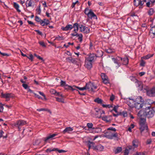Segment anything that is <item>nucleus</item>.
<instances>
[{
	"instance_id": "f257e3e1",
	"label": "nucleus",
	"mask_w": 155,
	"mask_h": 155,
	"mask_svg": "<svg viewBox=\"0 0 155 155\" xmlns=\"http://www.w3.org/2000/svg\"><path fill=\"white\" fill-rule=\"evenodd\" d=\"M142 111H140L138 114L140 118L139 122V129L142 134H143L144 133H145V136H147L149 134L148 128L146 122V119L142 117Z\"/></svg>"
},
{
	"instance_id": "f03ea898",
	"label": "nucleus",
	"mask_w": 155,
	"mask_h": 155,
	"mask_svg": "<svg viewBox=\"0 0 155 155\" xmlns=\"http://www.w3.org/2000/svg\"><path fill=\"white\" fill-rule=\"evenodd\" d=\"M144 92L146 93L147 95L150 97H155V87L150 88L147 86H144L142 89Z\"/></svg>"
},
{
	"instance_id": "7ed1b4c3",
	"label": "nucleus",
	"mask_w": 155,
	"mask_h": 155,
	"mask_svg": "<svg viewBox=\"0 0 155 155\" xmlns=\"http://www.w3.org/2000/svg\"><path fill=\"white\" fill-rule=\"evenodd\" d=\"M145 112L141 110L142 111V115L143 114H145L146 117L147 118H152L153 117L155 113V111L151 107V105H149V106L146 107ZM141 111V110H140Z\"/></svg>"
},
{
	"instance_id": "20e7f679",
	"label": "nucleus",
	"mask_w": 155,
	"mask_h": 155,
	"mask_svg": "<svg viewBox=\"0 0 155 155\" xmlns=\"http://www.w3.org/2000/svg\"><path fill=\"white\" fill-rule=\"evenodd\" d=\"M145 104L144 103L143 99L141 96H139L135 101L134 107L137 109L139 110L142 108Z\"/></svg>"
},
{
	"instance_id": "39448f33",
	"label": "nucleus",
	"mask_w": 155,
	"mask_h": 155,
	"mask_svg": "<svg viewBox=\"0 0 155 155\" xmlns=\"http://www.w3.org/2000/svg\"><path fill=\"white\" fill-rule=\"evenodd\" d=\"M104 136L105 137L110 139H112L114 138H116L117 140H118L119 139L118 134L117 133H113L111 131H104Z\"/></svg>"
},
{
	"instance_id": "423d86ee",
	"label": "nucleus",
	"mask_w": 155,
	"mask_h": 155,
	"mask_svg": "<svg viewBox=\"0 0 155 155\" xmlns=\"http://www.w3.org/2000/svg\"><path fill=\"white\" fill-rule=\"evenodd\" d=\"M35 20L37 22L39 23L42 26L47 25L50 23L49 21L47 20L46 21H45L42 20L37 16H35Z\"/></svg>"
},
{
	"instance_id": "0eeeda50",
	"label": "nucleus",
	"mask_w": 155,
	"mask_h": 155,
	"mask_svg": "<svg viewBox=\"0 0 155 155\" xmlns=\"http://www.w3.org/2000/svg\"><path fill=\"white\" fill-rule=\"evenodd\" d=\"M57 135L56 134H49L46 137L43 138V140L45 143H46L49 141L52 140L54 139V137Z\"/></svg>"
},
{
	"instance_id": "6e6552de",
	"label": "nucleus",
	"mask_w": 155,
	"mask_h": 155,
	"mask_svg": "<svg viewBox=\"0 0 155 155\" xmlns=\"http://www.w3.org/2000/svg\"><path fill=\"white\" fill-rule=\"evenodd\" d=\"M124 102L127 104L128 106L131 108L134 107L135 101L130 98L125 99Z\"/></svg>"
},
{
	"instance_id": "1a4fd4ad",
	"label": "nucleus",
	"mask_w": 155,
	"mask_h": 155,
	"mask_svg": "<svg viewBox=\"0 0 155 155\" xmlns=\"http://www.w3.org/2000/svg\"><path fill=\"white\" fill-rule=\"evenodd\" d=\"M26 124L27 123L26 121L22 120H19L16 122L15 124V126L18 127L19 130H20L21 129L20 127L23 126Z\"/></svg>"
},
{
	"instance_id": "9d476101",
	"label": "nucleus",
	"mask_w": 155,
	"mask_h": 155,
	"mask_svg": "<svg viewBox=\"0 0 155 155\" xmlns=\"http://www.w3.org/2000/svg\"><path fill=\"white\" fill-rule=\"evenodd\" d=\"M79 26L81 32L86 34H88L90 32V28L88 27H85L82 24H80Z\"/></svg>"
},
{
	"instance_id": "9b49d317",
	"label": "nucleus",
	"mask_w": 155,
	"mask_h": 155,
	"mask_svg": "<svg viewBox=\"0 0 155 155\" xmlns=\"http://www.w3.org/2000/svg\"><path fill=\"white\" fill-rule=\"evenodd\" d=\"M47 152H51L52 151H54L56 152H58L59 153L65 152L66 151L63 150H59L58 148H50L47 149L46 150Z\"/></svg>"
},
{
	"instance_id": "f8f14e48",
	"label": "nucleus",
	"mask_w": 155,
	"mask_h": 155,
	"mask_svg": "<svg viewBox=\"0 0 155 155\" xmlns=\"http://www.w3.org/2000/svg\"><path fill=\"white\" fill-rule=\"evenodd\" d=\"M94 89H96L97 88V87L94 85V83H90L88 84L86 83L85 87H86V89H91L92 91H94Z\"/></svg>"
},
{
	"instance_id": "ddd939ff",
	"label": "nucleus",
	"mask_w": 155,
	"mask_h": 155,
	"mask_svg": "<svg viewBox=\"0 0 155 155\" xmlns=\"http://www.w3.org/2000/svg\"><path fill=\"white\" fill-rule=\"evenodd\" d=\"M87 143L89 150L91 148H92L93 150H95L96 145L94 142H91L90 140H88L87 142Z\"/></svg>"
},
{
	"instance_id": "4468645a",
	"label": "nucleus",
	"mask_w": 155,
	"mask_h": 155,
	"mask_svg": "<svg viewBox=\"0 0 155 155\" xmlns=\"http://www.w3.org/2000/svg\"><path fill=\"white\" fill-rule=\"evenodd\" d=\"M87 16L89 18L92 19L93 18L94 19H97V17L96 15L94 14L91 9H90V11L89 12Z\"/></svg>"
},
{
	"instance_id": "2eb2a0df",
	"label": "nucleus",
	"mask_w": 155,
	"mask_h": 155,
	"mask_svg": "<svg viewBox=\"0 0 155 155\" xmlns=\"http://www.w3.org/2000/svg\"><path fill=\"white\" fill-rule=\"evenodd\" d=\"M102 120L106 123L110 122L112 120L111 115L104 116L102 117Z\"/></svg>"
},
{
	"instance_id": "dca6fc26",
	"label": "nucleus",
	"mask_w": 155,
	"mask_h": 155,
	"mask_svg": "<svg viewBox=\"0 0 155 155\" xmlns=\"http://www.w3.org/2000/svg\"><path fill=\"white\" fill-rule=\"evenodd\" d=\"M88 57L86 58V60L92 62L96 57L95 54L94 53H90L87 55Z\"/></svg>"
},
{
	"instance_id": "f3484780",
	"label": "nucleus",
	"mask_w": 155,
	"mask_h": 155,
	"mask_svg": "<svg viewBox=\"0 0 155 155\" xmlns=\"http://www.w3.org/2000/svg\"><path fill=\"white\" fill-rule=\"evenodd\" d=\"M101 109L100 108H94L93 110H91V113H92V112H95V114L97 116V117L99 118L101 117Z\"/></svg>"
},
{
	"instance_id": "a211bd4d",
	"label": "nucleus",
	"mask_w": 155,
	"mask_h": 155,
	"mask_svg": "<svg viewBox=\"0 0 155 155\" xmlns=\"http://www.w3.org/2000/svg\"><path fill=\"white\" fill-rule=\"evenodd\" d=\"M144 4L143 1L141 0H134V5L136 6L140 5L142 6Z\"/></svg>"
},
{
	"instance_id": "6ab92c4d",
	"label": "nucleus",
	"mask_w": 155,
	"mask_h": 155,
	"mask_svg": "<svg viewBox=\"0 0 155 155\" xmlns=\"http://www.w3.org/2000/svg\"><path fill=\"white\" fill-rule=\"evenodd\" d=\"M84 66L88 69H90L92 67V62L85 59Z\"/></svg>"
},
{
	"instance_id": "aec40b11",
	"label": "nucleus",
	"mask_w": 155,
	"mask_h": 155,
	"mask_svg": "<svg viewBox=\"0 0 155 155\" xmlns=\"http://www.w3.org/2000/svg\"><path fill=\"white\" fill-rule=\"evenodd\" d=\"M118 58H120V60L122 61L123 64L127 65L128 64L129 59L127 57L122 58L120 57H118Z\"/></svg>"
},
{
	"instance_id": "412c9836",
	"label": "nucleus",
	"mask_w": 155,
	"mask_h": 155,
	"mask_svg": "<svg viewBox=\"0 0 155 155\" xmlns=\"http://www.w3.org/2000/svg\"><path fill=\"white\" fill-rule=\"evenodd\" d=\"M12 94V93L4 94L2 92L1 93V96L2 98L8 99L11 97V95Z\"/></svg>"
},
{
	"instance_id": "4be33fe9",
	"label": "nucleus",
	"mask_w": 155,
	"mask_h": 155,
	"mask_svg": "<svg viewBox=\"0 0 155 155\" xmlns=\"http://www.w3.org/2000/svg\"><path fill=\"white\" fill-rule=\"evenodd\" d=\"M73 129L70 127H66L63 131V134H65L66 133H70L73 130Z\"/></svg>"
},
{
	"instance_id": "5701e85b",
	"label": "nucleus",
	"mask_w": 155,
	"mask_h": 155,
	"mask_svg": "<svg viewBox=\"0 0 155 155\" xmlns=\"http://www.w3.org/2000/svg\"><path fill=\"white\" fill-rule=\"evenodd\" d=\"M73 28L72 25H68L65 27H62V29L63 31H68L71 30Z\"/></svg>"
},
{
	"instance_id": "b1692460",
	"label": "nucleus",
	"mask_w": 155,
	"mask_h": 155,
	"mask_svg": "<svg viewBox=\"0 0 155 155\" xmlns=\"http://www.w3.org/2000/svg\"><path fill=\"white\" fill-rule=\"evenodd\" d=\"M102 129L99 127L93 128V130L91 131L92 133H100Z\"/></svg>"
},
{
	"instance_id": "393cba45",
	"label": "nucleus",
	"mask_w": 155,
	"mask_h": 155,
	"mask_svg": "<svg viewBox=\"0 0 155 155\" xmlns=\"http://www.w3.org/2000/svg\"><path fill=\"white\" fill-rule=\"evenodd\" d=\"M66 60L67 61L68 60L69 62H71L74 64H76L77 63V61L75 60V59L72 57L67 58H66Z\"/></svg>"
},
{
	"instance_id": "a878e982",
	"label": "nucleus",
	"mask_w": 155,
	"mask_h": 155,
	"mask_svg": "<svg viewBox=\"0 0 155 155\" xmlns=\"http://www.w3.org/2000/svg\"><path fill=\"white\" fill-rule=\"evenodd\" d=\"M87 126L88 128V130L91 133V131L93 130V128H94L93 124L92 123H87Z\"/></svg>"
},
{
	"instance_id": "bb28decb",
	"label": "nucleus",
	"mask_w": 155,
	"mask_h": 155,
	"mask_svg": "<svg viewBox=\"0 0 155 155\" xmlns=\"http://www.w3.org/2000/svg\"><path fill=\"white\" fill-rule=\"evenodd\" d=\"M104 149V146L99 144L96 145L95 150H97L98 151H102Z\"/></svg>"
},
{
	"instance_id": "cd10ccee",
	"label": "nucleus",
	"mask_w": 155,
	"mask_h": 155,
	"mask_svg": "<svg viewBox=\"0 0 155 155\" xmlns=\"http://www.w3.org/2000/svg\"><path fill=\"white\" fill-rule=\"evenodd\" d=\"M139 141L137 139H135L133 141L132 145L134 148H137L138 146Z\"/></svg>"
},
{
	"instance_id": "c85d7f7f",
	"label": "nucleus",
	"mask_w": 155,
	"mask_h": 155,
	"mask_svg": "<svg viewBox=\"0 0 155 155\" xmlns=\"http://www.w3.org/2000/svg\"><path fill=\"white\" fill-rule=\"evenodd\" d=\"M103 55V53L101 50H97V54H95L96 57H101Z\"/></svg>"
},
{
	"instance_id": "c756f323",
	"label": "nucleus",
	"mask_w": 155,
	"mask_h": 155,
	"mask_svg": "<svg viewBox=\"0 0 155 155\" xmlns=\"http://www.w3.org/2000/svg\"><path fill=\"white\" fill-rule=\"evenodd\" d=\"M75 33V35H75V36H77V37H78V40H79L80 42H81L82 41V38H83V35L81 34H78V33Z\"/></svg>"
},
{
	"instance_id": "7c9ffc66",
	"label": "nucleus",
	"mask_w": 155,
	"mask_h": 155,
	"mask_svg": "<svg viewBox=\"0 0 155 155\" xmlns=\"http://www.w3.org/2000/svg\"><path fill=\"white\" fill-rule=\"evenodd\" d=\"M153 54H147L146 55H145V56H143L141 58V59H144L145 60L148 59L151 57H152L153 55Z\"/></svg>"
},
{
	"instance_id": "2f4dec72",
	"label": "nucleus",
	"mask_w": 155,
	"mask_h": 155,
	"mask_svg": "<svg viewBox=\"0 0 155 155\" xmlns=\"http://www.w3.org/2000/svg\"><path fill=\"white\" fill-rule=\"evenodd\" d=\"M13 6L14 8L17 10L18 12H21V10L19 9V5L18 4L15 2L13 3Z\"/></svg>"
},
{
	"instance_id": "473e14b6",
	"label": "nucleus",
	"mask_w": 155,
	"mask_h": 155,
	"mask_svg": "<svg viewBox=\"0 0 155 155\" xmlns=\"http://www.w3.org/2000/svg\"><path fill=\"white\" fill-rule=\"evenodd\" d=\"M94 101L95 102H96L98 104H101L102 105V104H103V101L99 97L95 99Z\"/></svg>"
},
{
	"instance_id": "72a5a7b5",
	"label": "nucleus",
	"mask_w": 155,
	"mask_h": 155,
	"mask_svg": "<svg viewBox=\"0 0 155 155\" xmlns=\"http://www.w3.org/2000/svg\"><path fill=\"white\" fill-rule=\"evenodd\" d=\"M136 85L137 87H142V89L143 87H143L142 82L140 81H138L137 80V81H136L135 82Z\"/></svg>"
},
{
	"instance_id": "f704fd0d",
	"label": "nucleus",
	"mask_w": 155,
	"mask_h": 155,
	"mask_svg": "<svg viewBox=\"0 0 155 155\" xmlns=\"http://www.w3.org/2000/svg\"><path fill=\"white\" fill-rule=\"evenodd\" d=\"M65 89L66 90H71L72 91H74V90H75V89L73 88L74 87H71V86L68 85V84H67L65 85V86L64 87Z\"/></svg>"
},
{
	"instance_id": "c9c22d12",
	"label": "nucleus",
	"mask_w": 155,
	"mask_h": 155,
	"mask_svg": "<svg viewBox=\"0 0 155 155\" xmlns=\"http://www.w3.org/2000/svg\"><path fill=\"white\" fill-rule=\"evenodd\" d=\"M113 61L114 63L117 64V65L116 66L117 68H118L120 65V63L118 62V60L117 58H112Z\"/></svg>"
},
{
	"instance_id": "e433bc0d",
	"label": "nucleus",
	"mask_w": 155,
	"mask_h": 155,
	"mask_svg": "<svg viewBox=\"0 0 155 155\" xmlns=\"http://www.w3.org/2000/svg\"><path fill=\"white\" fill-rule=\"evenodd\" d=\"M32 0H28L26 2V7H28L31 6L32 4Z\"/></svg>"
},
{
	"instance_id": "4c0bfd02",
	"label": "nucleus",
	"mask_w": 155,
	"mask_h": 155,
	"mask_svg": "<svg viewBox=\"0 0 155 155\" xmlns=\"http://www.w3.org/2000/svg\"><path fill=\"white\" fill-rule=\"evenodd\" d=\"M122 148L121 147H118L115 150V154L118 153L121 151Z\"/></svg>"
},
{
	"instance_id": "58836bf2",
	"label": "nucleus",
	"mask_w": 155,
	"mask_h": 155,
	"mask_svg": "<svg viewBox=\"0 0 155 155\" xmlns=\"http://www.w3.org/2000/svg\"><path fill=\"white\" fill-rule=\"evenodd\" d=\"M41 5H39L37 8L36 11L37 13L39 15L41 13V9L40 8Z\"/></svg>"
},
{
	"instance_id": "ea45409f",
	"label": "nucleus",
	"mask_w": 155,
	"mask_h": 155,
	"mask_svg": "<svg viewBox=\"0 0 155 155\" xmlns=\"http://www.w3.org/2000/svg\"><path fill=\"white\" fill-rule=\"evenodd\" d=\"M154 11L153 8H150L148 12V14L150 15H151L154 13Z\"/></svg>"
},
{
	"instance_id": "a19ab883",
	"label": "nucleus",
	"mask_w": 155,
	"mask_h": 155,
	"mask_svg": "<svg viewBox=\"0 0 155 155\" xmlns=\"http://www.w3.org/2000/svg\"><path fill=\"white\" fill-rule=\"evenodd\" d=\"M3 134H4L3 131L2 130H0V138L3 137V138H6L7 137V134L5 136H3Z\"/></svg>"
},
{
	"instance_id": "79ce46f5",
	"label": "nucleus",
	"mask_w": 155,
	"mask_h": 155,
	"mask_svg": "<svg viewBox=\"0 0 155 155\" xmlns=\"http://www.w3.org/2000/svg\"><path fill=\"white\" fill-rule=\"evenodd\" d=\"M64 39V38L63 37L58 35L56 37L54 40H57L58 41H60L61 40H63Z\"/></svg>"
},
{
	"instance_id": "37998d69",
	"label": "nucleus",
	"mask_w": 155,
	"mask_h": 155,
	"mask_svg": "<svg viewBox=\"0 0 155 155\" xmlns=\"http://www.w3.org/2000/svg\"><path fill=\"white\" fill-rule=\"evenodd\" d=\"M105 51L107 53L109 54L111 53L114 52V50L111 48H109L108 49H106Z\"/></svg>"
},
{
	"instance_id": "c03bdc74",
	"label": "nucleus",
	"mask_w": 155,
	"mask_h": 155,
	"mask_svg": "<svg viewBox=\"0 0 155 155\" xmlns=\"http://www.w3.org/2000/svg\"><path fill=\"white\" fill-rule=\"evenodd\" d=\"M56 101L58 102L63 103H64V99H63V98H59L58 97H56Z\"/></svg>"
},
{
	"instance_id": "a18cd8bd",
	"label": "nucleus",
	"mask_w": 155,
	"mask_h": 155,
	"mask_svg": "<svg viewBox=\"0 0 155 155\" xmlns=\"http://www.w3.org/2000/svg\"><path fill=\"white\" fill-rule=\"evenodd\" d=\"M73 87H74L76 88H77L79 90H81V91H83V90H86V87H85V86L83 87H79L74 85L73 86Z\"/></svg>"
},
{
	"instance_id": "49530a36",
	"label": "nucleus",
	"mask_w": 155,
	"mask_h": 155,
	"mask_svg": "<svg viewBox=\"0 0 155 155\" xmlns=\"http://www.w3.org/2000/svg\"><path fill=\"white\" fill-rule=\"evenodd\" d=\"M67 84H66L65 81L61 80L60 82V86L61 87H64Z\"/></svg>"
},
{
	"instance_id": "de8ad7c7",
	"label": "nucleus",
	"mask_w": 155,
	"mask_h": 155,
	"mask_svg": "<svg viewBox=\"0 0 155 155\" xmlns=\"http://www.w3.org/2000/svg\"><path fill=\"white\" fill-rule=\"evenodd\" d=\"M129 78L130 80L132 81L135 82L136 81H137V79L135 77L131 76Z\"/></svg>"
},
{
	"instance_id": "09e8293b",
	"label": "nucleus",
	"mask_w": 155,
	"mask_h": 155,
	"mask_svg": "<svg viewBox=\"0 0 155 155\" xmlns=\"http://www.w3.org/2000/svg\"><path fill=\"white\" fill-rule=\"evenodd\" d=\"M37 110L38 111H50L49 110L45 108H40V109H38Z\"/></svg>"
},
{
	"instance_id": "8fccbe9b",
	"label": "nucleus",
	"mask_w": 155,
	"mask_h": 155,
	"mask_svg": "<svg viewBox=\"0 0 155 155\" xmlns=\"http://www.w3.org/2000/svg\"><path fill=\"white\" fill-rule=\"evenodd\" d=\"M90 11V9H89L87 8H85L84 10V13L87 15V16L88 15V13H89V12Z\"/></svg>"
},
{
	"instance_id": "3c124183",
	"label": "nucleus",
	"mask_w": 155,
	"mask_h": 155,
	"mask_svg": "<svg viewBox=\"0 0 155 155\" xmlns=\"http://www.w3.org/2000/svg\"><path fill=\"white\" fill-rule=\"evenodd\" d=\"M143 59H141L140 63V65L141 66L143 67L145 66V62L143 60Z\"/></svg>"
},
{
	"instance_id": "603ef678",
	"label": "nucleus",
	"mask_w": 155,
	"mask_h": 155,
	"mask_svg": "<svg viewBox=\"0 0 155 155\" xmlns=\"http://www.w3.org/2000/svg\"><path fill=\"white\" fill-rule=\"evenodd\" d=\"M27 58H28L31 61H33V55L31 54L28 56H27Z\"/></svg>"
},
{
	"instance_id": "864d4df0",
	"label": "nucleus",
	"mask_w": 155,
	"mask_h": 155,
	"mask_svg": "<svg viewBox=\"0 0 155 155\" xmlns=\"http://www.w3.org/2000/svg\"><path fill=\"white\" fill-rule=\"evenodd\" d=\"M122 116L124 117H127V111H122Z\"/></svg>"
},
{
	"instance_id": "5fc2aeb1",
	"label": "nucleus",
	"mask_w": 155,
	"mask_h": 155,
	"mask_svg": "<svg viewBox=\"0 0 155 155\" xmlns=\"http://www.w3.org/2000/svg\"><path fill=\"white\" fill-rule=\"evenodd\" d=\"M79 25L77 23H75L74 24L73 26H72L73 28H79Z\"/></svg>"
},
{
	"instance_id": "6e6d98bb",
	"label": "nucleus",
	"mask_w": 155,
	"mask_h": 155,
	"mask_svg": "<svg viewBox=\"0 0 155 155\" xmlns=\"http://www.w3.org/2000/svg\"><path fill=\"white\" fill-rule=\"evenodd\" d=\"M39 44L43 47H46L44 42L43 41H40L38 42Z\"/></svg>"
},
{
	"instance_id": "4d7b16f0",
	"label": "nucleus",
	"mask_w": 155,
	"mask_h": 155,
	"mask_svg": "<svg viewBox=\"0 0 155 155\" xmlns=\"http://www.w3.org/2000/svg\"><path fill=\"white\" fill-rule=\"evenodd\" d=\"M107 130H111L113 131L114 132H115L116 131V130L115 128H114L112 127L108 128L107 129Z\"/></svg>"
},
{
	"instance_id": "13d9d810",
	"label": "nucleus",
	"mask_w": 155,
	"mask_h": 155,
	"mask_svg": "<svg viewBox=\"0 0 155 155\" xmlns=\"http://www.w3.org/2000/svg\"><path fill=\"white\" fill-rule=\"evenodd\" d=\"M127 148L129 150H134V149L135 148H134V147L133 146L129 145L127 146Z\"/></svg>"
},
{
	"instance_id": "bf43d9fd",
	"label": "nucleus",
	"mask_w": 155,
	"mask_h": 155,
	"mask_svg": "<svg viewBox=\"0 0 155 155\" xmlns=\"http://www.w3.org/2000/svg\"><path fill=\"white\" fill-rule=\"evenodd\" d=\"M35 31L37 32L38 34L39 35H40L41 36H42L43 35V34L42 33L41 31H40L39 30H35Z\"/></svg>"
},
{
	"instance_id": "052dcab7",
	"label": "nucleus",
	"mask_w": 155,
	"mask_h": 155,
	"mask_svg": "<svg viewBox=\"0 0 155 155\" xmlns=\"http://www.w3.org/2000/svg\"><path fill=\"white\" fill-rule=\"evenodd\" d=\"M102 106L104 107H109V108H110V107H112V105H110V104H108V105H106V104H102Z\"/></svg>"
},
{
	"instance_id": "680f3d73",
	"label": "nucleus",
	"mask_w": 155,
	"mask_h": 155,
	"mask_svg": "<svg viewBox=\"0 0 155 155\" xmlns=\"http://www.w3.org/2000/svg\"><path fill=\"white\" fill-rule=\"evenodd\" d=\"M0 54L2 55L3 56H9L10 55V54H7L6 53H2L0 51Z\"/></svg>"
},
{
	"instance_id": "e2e57ef3",
	"label": "nucleus",
	"mask_w": 155,
	"mask_h": 155,
	"mask_svg": "<svg viewBox=\"0 0 155 155\" xmlns=\"http://www.w3.org/2000/svg\"><path fill=\"white\" fill-rule=\"evenodd\" d=\"M129 150L127 148H126L125 150H124V155H128L129 153Z\"/></svg>"
},
{
	"instance_id": "0e129e2a",
	"label": "nucleus",
	"mask_w": 155,
	"mask_h": 155,
	"mask_svg": "<svg viewBox=\"0 0 155 155\" xmlns=\"http://www.w3.org/2000/svg\"><path fill=\"white\" fill-rule=\"evenodd\" d=\"M152 142V140L150 139H147L146 143L147 144H150Z\"/></svg>"
},
{
	"instance_id": "69168bd1",
	"label": "nucleus",
	"mask_w": 155,
	"mask_h": 155,
	"mask_svg": "<svg viewBox=\"0 0 155 155\" xmlns=\"http://www.w3.org/2000/svg\"><path fill=\"white\" fill-rule=\"evenodd\" d=\"M22 86L25 89H27L28 88V86L26 84H25L23 83L22 84Z\"/></svg>"
},
{
	"instance_id": "338daca9",
	"label": "nucleus",
	"mask_w": 155,
	"mask_h": 155,
	"mask_svg": "<svg viewBox=\"0 0 155 155\" xmlns=\"http://www.w3.org/2000/svg\"><path fill=\"white\" fill-rule=\"evenodd\" d=\"M118 108V106H114L112 110H114L116 113H117V109Z\"/></svg>"
},
{
	"instance_id": "774afa93",
	"label": "nucleus",
	"mask_w": 155,
	"mask_h": 155,
	"mask_svg": "<svg viewBox=\"0 0 155 155\" xmlns=\"http://www.w3.org/2000/svg\"><path fill=\"white\" fill-rule=\"evenodd\" d=\"M101 76L102 79H103L104 78H107V76L104 73H101Z\"/></svg>"
}]
</instances>
